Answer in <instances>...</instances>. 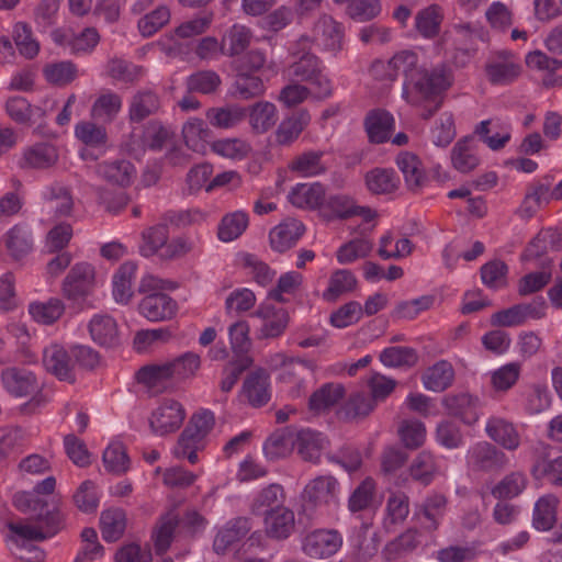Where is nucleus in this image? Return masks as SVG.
<instances>
[{
  "mask_svg": "<svg viewBox=\"0 0 562 562\" xmlns=\"http://www.w3.org/2000/svg\"><path fill=\"white\" fill-rule=\"evenodd\" d=\"M184 418L186 411L181 403L172 398H165L153 411L149 425L156 435L164 436L178 430Z\"/></svg>",
  "mask_w": 562,
  "mask_h": 562,
  "instance_id": "nucleus-7",
  "label": "nucleus"
},
{
  "mask_svg": "<svg viewBox=\"0 0 562 562\" xmlns=\"http://www.w3.org/2000/svg\"><path fill=\"white\" fill-rule=\"evenodd\" d=\"M15 506L36 517V524L23 521L8 525L11 538L19 541H37L55 536L64 524V516L57 505L44 504L38 497L29 493H19L14 496Z\"/></svg>",
  "mask_w": 562,
  "mask_h": 562,
  "instance_id": "nucleus-2",
  "label": "nucleus"
},
{
  "mask_svg": "<svg viewBox=\"0 0 562 562\" xmlns=\"http://www.w3.org/2000/svg\"><path fill=\"white\" fill-rule=\"evenodd\" d=\"M249 530L246 518H237L228 521L218 530L214 539V550L218 554H224L226 550L243 539Z\"/></svg>",
  "mask_w": 562,
  "mask_h": 562,
  "instance_id": "nucleus-35",
  "label": "nucleus"
},
{
  "mask_svg": "<svg viewBox=\"0 0 562 562\" xmlns=\"http://www.w3.org/2000/svg\"><path fill=\"white\" fill-rule=\"evenodd\" d=\"M93 278L91 265L86 262L75 265L63 283L64 294L70 300L83 297L89 293Z\"/></svg>",
  "mask_w": 562,
  "mask_h": 562,
  "instance_id": "nucleus-18",
  "label": "nucleus"
},
{
  "mask_svg": "<svg viewBox=\"0 0 562 562\" xmlns=\"http://www.w3.org/2000/svg\"><path fill=\"white\" fill-rule=\"evenodd\" d=\"M215 424L214 414L209 409L196 412L181 432L172 453L177 459H187L191 464L199 461L198 451L205 447L206 438Z\"/></svg>",
  "mask_w": 562,
  "mask_h": 562,
  "instance_id": "nucleus-3",
  "label": "nucleus"
},
{
  "mask_svg": "<svg viewBox=\"0 0 562 562\" xmlns=\"http://www.w3.org/2000/svg\"><path fill=\"white\" fill-rule=\"evenodd\" d=\"M340 485L330 474H324L311 480L301 494L302 507L305 514L312 516L316 512L335 507L338 504Z\"/></svg>",
  "mask_w": 562,
  "mask_h": 562,
  "instance_id": "nucleus-4",
  "label": "nucleus"
},
{
  "mask_svg": "<svg viewBox=\"0 0 562 562\" xmlns=\"http://www.w3.org/2000/svg\"><path fill=\"white\" fill-rule=\"evenodd\" d=\"M248 213L241 210L223 216L218 224L217 237L221 241L231 243L237 239L248 227Z\"/></svg>",
  "mask_w": 562,
  "mask_h": 562,
  "instance_id": "nucleus-42",
  "label": "nucleus"
},
{
  "mask_svg": "<svg viewBox=\"0 0 562 562\" xmlns=\"http://www.w3.org/2000/svg\"><path fill=\"white\" fill-rule=\"evenodd\" d=\"M75 136L91 148L104 147L108 142L106 128L91 121H81L75 126Z\"/></svg>",
  "mask_w": 562,
  "mask_h": 562,
  "instance_id": "nucleus-52",
  "label": "nucleus"
},
{
  "mask_svg": "<svg viewBox=\"0 0 562 562\" xmlns=\"http://www.w3.org/2000/svg\"><path fill=\"white\" fill-rule=\"evenodd\" d=\"M310 121L311 116L306 111H300L284 119L274 133L277 144L281 146L291 145L299 138Z\"/></svg>",
  "mask_w": 562,
  "mask_h": 562,
  "instance_id": "nucleus-34",
  "label": "nucleus"
},
{
  "mask_svg": "<svg viewBox=\"0 0 562 562\" xmlns=\"http://www.w3.org/2000/svg\"><path fill=\"white\" fill-rule=\"evenodd\" d=\"M92 340L102 347H113L119 342L116 321L109 314H95L89 322Z\"/></svg>",
  "mask_w": 562,
  "mask_h": 562,
  "instance_id": "nucleus-24",
  "label": "nucleus"
},
{
  "mask_svg": "<svg viewBox=\"0 0 562 562\" xmlns=\"http://www.w3.org/2000/svg\"><path fill=\"white\" fill-rule=\"evenodd\" d=\"M140 315L150 322L171 318L177 311V303L165 293L147 294L139 303Z\"/></svg>",
  "mask_w": 562,
  "mask_h": 562,
  "instance_id": "nucleus-19",
  "label": "nucleus"
},
{
  "mask_svg": "<svg viewBox=\"0 0 562 562\" xmlns=\"http://www.w3.org/2000/svg\"><path fill=\"white\" fill-rule=\"evenodd\" d=\"M249 124L257 134L268 132L278 121V111L273 103L260 101L249 108Z\"/></svg>",
  "mask_w": 562,
  "mask_h": 562,
  "instance_id": "nucleus-41",
  "label": "nucleus"
},
{
  "mask_svg": "<svg viewBox=\"0 0 562 562\" xmlns=\"http://www.w3.org/2000/svg\"><path fill=\"white\" fill-rule=\"evenodd\" d=\"M285 76L293 81L307 82L311 92L316 98H326L331 93V81L324 72L321 61L315 55H303L288 68Z\"/></svg>",
  "mask_w": 562,
  "mask_h": 562,
  "instance_id": "nucleus-5",
  "label": "nucleus"
},
{
  "mask_svg": "<svg viewBox=\"0 0 562 562\" xmlns=\"http://www.w3.org/2000/svg\"><path fill=\"white\" fill-rule=\"evenodd\" d=\"M323 204L335 218L360 216L366 224L364 229H370L374 226L375 213L369 207L356 205L353 199L349 195L331 194L327 199L324 198Z\"/></svg>",
  "mask_w": 562,
  "mask_h": 562,
  "instance_id": "nucleus-10",
  "label": "nucleus"
},
{
  "mask_svg": "<svg viewBox=\"0 0 562 562\" xmlns=\"http://www.w3.org/2000/svg\"><path fill=\"white\" fill-rule=\"evenodd\" d=\"M256 316L261 319L260 337L262 338L280 336L289 322L288 312L283 307L274 306L269 302L259 305Z\"/></svg>",
  "mask_w": 562,
  "mask_h": 562,
  "instance_id": "nucleus-17",
  "label": "nucleus"
},
{
  "mask_svg": "<svg viewBox=\"0 0 562 562\" xmlns=\"http://www.w3.org/2000/svg\"><path fill=\"white\" fill-rule=\"evenodd\" d=\"M342 546V536L333 529H317L307 533L302 542L303 552L314 559L335 554Z\"/></svg>",
  "mask_w": 562,
  "mask_h": 562,
  "instance_id": "nucleus-9",
  "label": "nucleus"
},
{
  "mask_svg": "<svg viewBox=\"0 0 562 562\" xmlns=\"http://www.w3.org/2000/svg\"><path fill=\"white\" fill-rule=\"evenodd\" d=\"M370 393L357 392L352 394L346 403V415L348 417L367 416L373 411L380 400L386 397V376L373 373L368 380Z\"/></svg>",
  "mask_w": 562,
  "mask_h": 562,
  "instance_id": "nucleus-6",
  "label": "nucleus"
},
{
  "mask_svg": "<svg viewBox=\"0 0 562 562\" xmlns=\"http://www.w3.org/2000/svg\"><path fill=\"white\" fill-rule=\"evenodd\" d=\"M42 195L44 200L52 204L56 213L60 216L68 215L72 209V196L69 190L60 183H54L46 187Z\"/></svg>",
  "mask_w": 562,
  "mask_h": 562,
  "instance_id": "nucleus-58",
  "label": "nucleus"
},
{
  "mask_svg": "<svg viewBox=\"0 0 562 562\" xmlns=\"http://www.w3.org/2000/svg\"><path fill=\"white\" fill-rule=\"evenodd\" d=\"M375 482L371 477L364 479L352 492L348 499V508L351 513L369 508L374 503Z\"/></svg>",
  "mask_w": 562,
  "mask_h": 562,
  "instance_id": "nucleus-60",
  "label": "nucleus"
},
{
  "mask_svg": "<svg viewBox=\"0 0 562 562\" xmlns=\"http://www.w3.org/2000/svg\"><path fill=\"white\" fill-rule=\"evenodd\" d=\"M122 98L106 90L98 95L91 106V116L102 123H111L122 109Z\"/></svg>",
  "mask_w": 562,
  "mask_h": 562,
  "instance_id": "nucleus-37",
  "label": "nucleus"
},
{
  "mask_svg": "<svg viewBox=\"0 0 562 562\" xmlns=\"http://www.w3.org/2000/svg\"><path fill=\"white\" fill-rule=\"evenodd\" d=\"M180 527L179 515L175 510L165 514L155 530V549L158 554H164L170 547L177 529Z\"/></svg>",
  "mask_w": 562,
  "mask_h": 562,
  "instance_id": "nucleus-43",
  "label": "nucleus"
},
{
  "mask_svg": "<svg viewBox=\"0 0 562 562\" xmlns=\"http://www.w3.org/2000/svg\"><path fill=\"white\" fill-rule=\"evenodd\" d=\"M304 233L305 226L301 221L288 217L270 231V246L278 252H284L294 247Z\"/></svg>",
  "mask_w": 562,
  "mask_h": 562,
  "instance_id": "nucleus-15",
  "label": "nucleus"
},
{
  "mask_svg": "<svg viewBox=\"0 0 562 562\" xmlns=\"http://www.w3.org/2000/svg\"><path fill=\"white\" fill-rule=\"evenodd\" d=\"M243 392L252 406H263L271 397L269 374L263 369L250 372L244 381Z\"/></svg>",
  "mask_w": 562,
  "mask_h": 562,
  "instance_id": "nucleus-21",
  "label": "nucleus"
},
{
  "mask_svg": "<svg viewBox=\"0 0 562 562\" xmlns=\"http://www.w3.org/2000/svg\"><path fill=\"white\" fill-rule=\"evenodd\" d=\"M295 430L284 428L273 432L263 443L262 451L268 460L288 456L294 448Z\"/></svg>",
  "mask_w": 562,
  "mask_h": 562,
  "instance_id": "nucleus-36",
  "label": "nucleus"
},
{
  "mask_svg": "<svg viewBox=\"0 0 562 562\" xmlns=\"http://www.w3.org/2000/svg\"><path fill=\"white\" fill-rule=\"evenodd\" d=\"M457 135L454 116L450 112H443L434 122L429 137L437 147H447Z\"/></svg>",
  "mask_w": 562,
  "mask_h": 562,
  "instance_id": "nucleus-50",
  "label": "nucleus"
},
{
  "mask_svg": "<svg viewBox=\"0 0 562 562\" xmlns=\"http://www.w3.org/2000/svg\"><path fill=\"white\" fill-rule=\"evenodd\" d=\"M136 272L137 265L133 261H126L114 273L112 278V293L117 303L126 304L131 300Z\"/></svg>",
  "mask_w": 562,
  "mask_h": 562,
  "instance_id": "nucleus-29",
  "label": "nucleus"
},
{
  "mask_svg": "<svg viewBox=\"0 0 562 562\" xmlns=\"http://www.w3.org/2000/svg\"><path fill=\"white\" fill-rule=\"evenodd\" d=\"M250 30L240 24H234L223 36L221 52L224 55L235 56L241 54L250 44Z\"/></svg>",
  "mask_w": 562,
  "mask_h": 562,
  "instance_id": "nucleus-46",
  "label": "nucleus"
},
{
  "mask_svg": "<svg viewBox=\"0 0 562 562\" xmlns=\"http://www.w3.org/2000/svg\"><path fill=\"white\" fill-rule=\"evenodd\" d=\"M454 380V369L446 360H440L427 368L422 375L423 386L430 392H443Z\"/></svg>",
  "mask_w": 562,
  "mask_h": 562,
  "instance_id": "nucleus-28",
  "label": "nucleus"
},
{
  "mask_svg": "<svg viewBox=\"0 0 562 562\" xmlns=\"http://www.w3.org/2000/svg\"><path fill=\"white\" fill-rule=\"evenodd\" d=\"M165 363L172 379L183 380L195 374L201 366V358L198 353L188 351Z\"/></svg>",
  "mask_w": 562,
  "mask_h": 562,
  "instance_id": "nucleus-54",
  "label": "nucleus"
},
{
  "mask_svg": "<svg viewBox=\"0 0 562 562\" xmlns=\"http://www.w3.org/2000/svg\"><path fill=\"white\" fill-rule=\"evenodd\" d=\"M364 128L371 143L386 142V111L384 109L369 111L364 119Z\"/></svg>",
  "mask_w": 562,
  "mask_h": 562,
  "instance_id": "nucleus-62",
  "label": "nucleus"
},
{
  "mask_svg": "<svg viewBox=\"0 0 562 562\" xmlns=\"http://www.w3.org/2000/svg\"><path fill=\"white\" fill-rule=\"evenodd\" d=\"M102 537L108 542L119 540L126 528V515L121 508H110L101 514L100 518Z\"/></svg>",
  "mask_w": 562,
  "mask_h": 562,
  "instance_id": "nucleus-44",
  "label": "nucleus"
},
{
  "mask_svg": "<svg viewBox=\"0 0 562 562\" xmlns=\"http://www.w3.org/2000/svg\"><path fill=\"white\" fill-rule=\"evenodd\" d=\"M559 499L554 495L540 497L533 507L532 526L538 531L550 530L557 521Z\"/></svg>",
  "mask_w": 562,
  "mask_h": 562,
  "instance_id": "nucleus-39",
  "label": "nucleus"
},
{
  "mask_svg": "<svg viewBox=\"0 0 562 562\" xmlns=\"http://www.w3.org/2000/svg\"><path fill=\"white\" fill-rule=\"evenodd\" d=\"M247 116V109L237 104L211 108L206 111L210 124L218 128H232Z\"/></svg>",
  "mask_w": 562,
  "mask_h": 562,
  "instance_id": "nucleus-40",
  "label": "nucleus"
},
{
  "mask_svg": "<svg viewBox=\"0 0 562 562\" xmlns=\"http://www.w3.org/2000/svg\"><path fill=\"white\" fill-rule=\"evenodd\" d=\"M170 379L172 378L165 362L144 366L136 372L137 382L151 392L161 391Z\"/></svg>",
  "mask_w": 562,
  "mask_h": 562,
  "instance_id": "nucleus-45",
  "label": "nucleus"
},
{
  "mask_svg": "<svg viewBox=\"0 0 562 562\" xmlns=\"http://www.w3.org/2000/svg\"><path fill=\"white\" fill-rule=\"evenodd\" d=\"M3 390L15 398H22L40 391V382L34 372L23 367H8L1 371Z\"/></svg>",
  "mask_w": 562,
  "mask_h": 562,
  "instance_id": "nucleus-8",
  "label": "nucleus"
},
{
  "mask_svg": "<svg viewBox=\"0 0 562 562\" xmlns=\"http://www.w3.org/2000/svg\"><path fill=\"white\" fill-rule=\"evenodd\" d=\"M58 160L57 148L48 142L35 143L23 149L21 167L31 169H47Z\"/></svg>",
  "mask_w": 562,
  "mask_h": 562,
  "instance_id": "nucleus-20",
  "label": "nucleus"
},
{
  "mask_svg": "<svg viewBox=\"0 0 562 562\" xmlns=\"http://www.w3.org/2000/svg\"><path fill=\"white\" fill-rule=\"evenodd\" d=\"M475 133L493 150L503 148L510 139V131L507 125L493 124L492 121H482Z\"/></svg>",
  "mask_w": 562,
  "mask_h": 562,
  "instance_id": "nucleus-49",
  "label": "nucleus"
},
{
  "mask_svg": "<svg viewBox=\"0 0 562 562\" xmlns=\"http://www.w3.org/2000/svg\"><path fill=\"white\" fill-rule=\"evenodd\" d=\"M52 40L59 46L68 47L70 53L82 55L94 49L100 42V35L94 27H86L77 35L57 29L52 32Z\"/></svg>",
  "mask_w": 562,
  "mask_h": 562,
  "instance_id": "nucleus-14",
  "label": "nucleus"
},
{
  "mask_svg": "<svg viewBox=\"0 0 562 562\" xmlns=\"http://www.w3.org/2000/svg\"><path fill=\"white\" fill-rule=\"evenodd\" d=\"M43 364L45 369L61 381H74L75 360L71 350L64 346L52 344L43 351Z\"/></svg>",
  "mask_w": 562,
  "mask_h": 562,
  "instance_id": "nucleus-13",
  "label": "nucleus"
},
{
  "mask_svg": "<svg viewBox=\"0 0 562 562\" xmlns=\"http://www.w3.org/2000/svg\"><path fill=\"white\" fill-rule=\"evenodd\" d=\"M520 66L510 53L499 54L486 65V75L491 82L506 85L515 80L520 74Z\"/></svg>",
  "mask_w": 562,
  "mask_h": 562,
  "instance_id": "nucleus-23",
  "label": "nucleus"
},
{
  "mask_svg": "<svg viewBox=\"0 0 562 562\" xmlns=\"http://www.w3.org/2000/svg\"><path fill=\"white\" fill-rule=\"evenodd\" d=\"M289 201L299 209H317L324 202L325 189L319 182L297 183L289 192Z\"/></svg>",
  "mask_w": 562,
  "mask_h": 562,
  "instance_id": "nucleus-26",
  "label": "nucleus"
},
{
  "mask_svg": "<svg viewBox=\"0 0 562 562\" xmlns=\"http://www.w3.org/2000/svg\"><path fill=\"white\" fill-rule=\"evenodd\" d=\"M172 333L169 328L143 329L134 337V348L137 352H146L149 349L169 341Z\"/></svg>",
  "mask_w": 562,
  "mask_h": 562,
  "instance_id": "nucleus-61",
  "label": "nucleus"
},
{
  "mask_svg": "<svg viewBox=\"0 0 562 562\" xmlns=\"http://www.w3.org/2000/svg\"><path fill=\"white\" fill-rule=\"evenodd\" d=\"M256 295L248 288L233 290L225 300L227 314H241L250 311L256 304Z\"/></svg>",
  "mask_w": 562,
  "mask_h": 562,
  "instance_id": "nucleus-64",
  "label": "nucleus"
},
{
  "mask_svg": "<svg viewBox=\"0 0 562 562\" xmlns=\"http://www.w3.org/2000/svg\"><path fill=\"white\" fill-rule=\"evenodd\" d=\"M159 108V99L151 91H139L136 93L130 105V119L132 122H140Z\"/></svg>",
  "mask_w": 562,
  "mask_h": 562,
  "instance_id": "nucleus-53",
  "label": "nucleus"
},
{
  "mask_svg": "<svg viewBox=\"0 0 562 562\" xmlns=\"http://www.w3.org/2000/svg\"><path fill=\"white\" fill-rule=\"evenodd\" d=\"M344 40V27L329 15H323L313 29V42L318 47L336 52L341 48Z\"/></svg>",
  "mask_w": 562,
  "mask_h": 562,
  "instance_id": "nucleus-16",
  "label": "nucleus"
},
{
  "mask_svg": "<svg viewBox=\"0 0 562 562\" xmlns=\"http://www.w3.org/2000/svg\"><path fill=\"white\" fill-rule=\"evenodd\" d=\"M294 447L304 460L315 462L324 448V437L316 430L302 428L295 430Z\"/></svg>",
  "mask_w": 562,
  "mask_h": 562,
  "instance_id": "nucleus-33",
  "label": "nucleus"
},
{
  "mask_svg": "<svg viewBox=\"0 0 562 562\" xmlns=\"http://www.w3.org/2000/svg\"><path fill=\"white\" fill-rule=\"evenodd\" d=\"M0 247L13 261H21L29 256L34 247V239L31 228L25 224H16L7 231L1 240Z\"/></svg>",
  "mask_w": 562,
  "mask_h": 562,
  "instance_id": "nucleus-12",
  "label": "nucleus"
},
{
  "mask_svg": "<svg viewBox=\"0 0 562 562\" xmlns=\"http://www.w3.org/2000/svg\"><path fill=\"white\" fill-rule=\"evenodd\" d=\"M29 314L32 319L42 325H52L57 322L65 312V304L58 297L47 301H35L29 304Z\"/></svg>",
  "mask_w": 562,
  "mask_h": 562,
  "instance_id": "nucleus-38",
  "label": "nucleus"
},
{
  "mask_svg": "<svg viewBox=\"0 0 562 562\" xmlns=\"http://www.w3.org/2000/svg\"><path fill=\"white\" fill-rule=\"evenodd\" d=\"M5 111L14 122L33 126L34 132L43 133L46 112L41 106L32 105L23 97H11L5 102Z\"/></svg>",
  "mask_w": 562,
  "mask_h": 562,
  "instance_id": "nucleus-11",
  "label": "nucleus"
},
{
  "mask_svg": "<svg viewBox=\"0 0 562 562\" xmlns=\"http://www.w3.org/2000/svg\"><path fill=\"white\" fill-rule=\"evenodd\" d=\"M97 173L109 182L127 187L135 178L136 170L132 162L125 159H116L99 164Z\"/></svg>",
  "mask_w": 562,
  "mask_h": 562,
  "instance_id": "nucleus-30",
  "label": "nucleus"
},
{
  "mask_svg": "<svg viewBox=\"0 0 562 562\" xmlns=\"http://www.w3.org/2000/svg\"><path fill=\"white\" fill-rule=\"evenodd\" d=\"M187 147L195 153L204 154L209 147L211 131L202 119L190 117L182 127Z\"/></svg>",
  "mask_w": 562,
  "mask_h": 562,
  "instance_id": "nucleus-31",
  "label": "nucleus"
},
{
  "mask_svg": "<svg viewBox=\"0 0 562 562\" xmlns=\"http://www.w3.org/2000/svg\"><path fill=\"white\" fill-rule=\"evenodd\" d=\"M485 430L493 441L507 450H516L520 445V435L515 426L502 417H491Z\"/></svg>",
  "mask_w": 562,
  "mask_h": 562,
  "instance_id": "nucleus-25",
  "label": "nucleus"
},
{
  "mask_svg": "<svg viewBox=\"0 0 562 562\" xmlns=\"http://www.w3.org/2000/svg\"><path fill=\"white\" fill-rule=\"evenodd\" d=\"M106 75L114 81L131 83L142 76V67L123 58H111L106 64Z\"/></svg>",
  "mask_w": 562,
  "mask_h": 562,
  "instance_id": "nucleus-55",
  "label": "nucleus"
},
{
  "mask_svg": "<svg viewBox=\"0 0 562 562\" xmlns=\"http://www.w3.org/2000/svg\"><path fill=\"white\" fill-rule=\"evenodd\" d=\"M415 64L416 55L411 52H402L389 60V66L405 74L404 95L408 102L415 105L426 101L435 103L434 110L424 114L428 117L441 105V95L451 87L453 78L445 67L435 68L431 71L416 70L413 69Z\"/></svg>",
  "mask_w": 562,
  "mask_h": 562,
  "instance_id": "nucleus-1",
  "label": "nucleus"
},
{
  "mask_svg": "<svg viewBox=\"0 0 562 562\" xmlns=\"http://www.w3.org/2000/svg\"><path fill=\"white\" fill-rule=\"evenodd\" d=\"M284 491L280 484L273 483L257 493L251 503V510L256 515H266L276 506H282Z\"/></svg>",
  "mask_w": 562,
  "mask_h": 562,
  "instance_id": "nucleus-48",
  "label": "nucleus"
},
{
  "mask_svg": "<svg viewBox=\"0 0 562 562\" xmlns=\"http://www.w3.org/2000/svg\"><path fill=\"white\" fill-rule=\"evenodd\" d=\"M294 513L285 506H276L265 515V529L270 538H289L294 530Z\"/></svg>",
  "mask_w": 562,
  "mask_h": 562,
  "instance_id": "nucleus-22",
  "label": "nucleus"
},
{
  "mask_svg": "<svg viewBox=\"0 0 562 562\" xmlns=\"http://www.w3.org/2000/svg\"><path fill=\"white\" fill-rule=\"evenodd\" d=\"M356 283L357 280L351 271L346 269L337 270L331 274L323 296L326 301H335L340 295L352 291Z\"/></svg>",
  "mask_w": 562,
  "mask_h": 562,
  "instance_id": "nucleus-56",
  "label": "nucleus"
},
{
  "mask_svg": "<svg viewBox=\"0 0 562 562\" xmlns=\"http://www.w3.org/2000/svg\"><path fill=\"white\" fill-rule=\"evenodd\" d=\"M442 404L449 414L459 417L465 424H473L479 419V401L470 394L446 396Z\"/></svg>",
  "mask_w": 562,
  "mask_h": 562,
  "instance_id": "nucleus-27",
  "label": "nucleus"
},
{
  "mask_svg": "<svg viewBox=\"0 0 562 562\" xmlns=\"http://www.w3.org/2000/svg\"><path fill=\"white\" fill-rule=\"evenodd\" d=\"M518 362L506 363L490 373L491 384L495 391L503 392L513 387L520 376Z\"/></svg>",
  "mask_w": 562,
  "mask_h": 562,
  "instance_id": "nucleus-63",
  "label": "nucleus"
},
{
  "mask_svg": "<svg viewBox=\"0 0 562 562\" xmlns=\"http://www.w3.org/2000/svg\"><path fill=\"white\" fill-rule=\"evenodd\" d=\"M168 236L169 232L166 222L144 231L143 244L140 246L142 256L150 257L157 254L165 246Z\"/></svg>",
  "mask_w": 562,
  "mask_h": 562,
  "instance_id": "nucleus-59",
  "label": "nucleus"
},
{
  "mask_svg": "<svg viewBox=\"0 0 562 562\" xmlns=\"http://www.w3.org/2000/svg\"><path fill=\"white\" fill-rule=\"evenodd\" d=\"M323 151H305L296 156L289 165V168L303 177H316L325 172L322 164Z\"/></svg>",
  "mask_w": 562,
  "mask_h": 562,
  "instance_id": "nucleus-51",
  "label": "nucleus"
},
{
  "mask_svg": "<svg viewBox=\"0 0 562 562\" xmlns=\"http://www.w3.org/2000/svg\"><path fill=\"white\" fill-rule=\"evenodd\" d=\"M451 161L460 172H470L479 165L474 144L471 138L460 139L452 148Z\"/></svg>",
  "mask_w": 562,
  "mask_h": 562,
  "instance_id": "nucleus-47",
  "label": "nucleus"
},
{
  "mask_svg": "<svg viewBox=\"0 0 562 562\" xmlns=\"http://www.w3.org/2000/svg\"><path fill=\"white\" fill-rule=\"evenodd\" d=\"M43 72L46 80L56 86H66L78 76L76 65L69 60L48 64L44 67Z\"/></svg>",
  "mask_w": 562,
  "mask_h": 562,
  "instance_id": "nucleus-57",
  "label": "nucleus"
},
{
  "mask_svg": "<svg viewBox=\"0 0 562 562\" xmlns=\"http://www.w3.org/2000/svg\"><path fill=\"white\" fill-rule=\"evenodd\" d=\"M345 396V387L340 383H325L310 397L308 406L314 413H324L336 406Z\"/></svg>",
  "mask_w": 562,
  "mask_h": 562,
  "instance_id": "nucleus-32",
  "label": "nucleus"
}]
</instances>
